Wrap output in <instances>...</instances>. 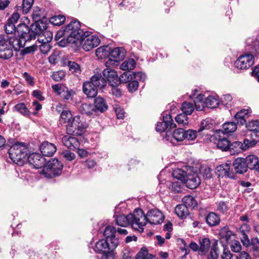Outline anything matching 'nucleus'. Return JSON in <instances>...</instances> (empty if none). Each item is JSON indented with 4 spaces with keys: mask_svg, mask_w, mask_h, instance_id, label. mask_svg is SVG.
<instances>
[{
    "mask_svg": "<svg viewBox=\"0 0 259 259\" xmlns=\"http://www.w3.org/2000/svg\"><path fill=\"white\" fill-rule=\"evenodd\" d=\"M176 127V124L174 123L171 116L170 114H166L163 117V121L158 122L156 126V130L158 132H166L165 139L167 141L170 140V135L171 134V130Z\"/></svg>",
    "mask_w": 259,
    "mask_h": 259,
    "instance_id": "nucleus-10",
    "label": "nucleus"
},
{
    "mask_svg": "<svg viewBox=\"0 0 259 259\" xmlns=\"http://www.w3.org/2000/svg\"><path fill=\"white\" fill-rule=\"evenodd\" d=\"M247 167L250 169H253L259 160L258 157L254 155H249L244 158Z\"/></svg>",
    "mask_w": 259,
    "mask_h": 259,
    "instance_id": "nucleus-41",
    "label": "nucleus"
},
{
    "mask_svg": "<svg viewBox=\"0 0 259 259\" xmlns=\"http://www.w3.org/2000/svg\"><path fill=\"white\" fill-rule=\"evenodd\" d=\"M136 61L133 59H130L124 61L121 64L120 68L122 70H133L136 67Z\"/></svg>",
    "mask_w": 259,
    "mask_h": 259,
    "instance_id": "nucleus-46",
    "label": "nucleus"
},
{
    "mask_svg": "<svg viewBox=\"0 0 259 259\" xmlns=\"http://www.w3.org/2000/svg\"><path fill=\"white\" fill-rule=\"evenodd\" d=\"M195 109L194 105L193 103L185 101L182 104L181 110L183 113L188 115H191Z\"/></svg>",
    "mask_w": 259,
    "mask_h": 259,
    "instance_id": "nucleus-45",
    "label": "nucleus"
},
{
    "mask_svg": "<svg viewBox=\"0 0 259 259\" xmlns=\"http://www.w3.org/2000/svg\"><path fill=\"white\" fill-rule=\"evenodd\" d=\"M63 167V164L57 159L54 158L49 161L47 165L43 167L41 174L49 178L58 176L61 175Z\"/></svg>",
    "mask_w": 259,
    "mask_h": 259,
    "instance_id": "nucleus-7",
    "label": "nucleus"
},
{
    "mask_svg": "<svg viewBox=\"0 0 259 259\" xmlns=\"http://www.w3.org/2000/svg\"><path fill=\"white\" fill-rule=\"evenodd\" d=\"M254 63V57L252 55L247 54L240 56L235 61L236 68L240 70L247 69Z\"/></svg>",
    "mask_w": 259,
    "mask_h": 259,
    "instance_id": "nucleus-13",
    "label": "nucleus"
},
{
    "mask_svg": "<svg viewBox=\"0 0 259 259\" xmlns=\"http://www.w3.org/2000/svg\"><path fill=\"white\" fill-rule=\"evenodd\" d=\"M142 210L141 209H136L133 213H130L127 215L124 214L115 215L116 224L119 226L126 227L131 225L132 227L140 232L138 228L139 220L144 221V218L142 217Z\"/></svg>",
    "mask_w": 259,
    "mask_h": 259,
    "instance_id": "nucleus-3",
    "label": "nucleus"
},
{
    "mask_svg": "<svg viewBox=\"0 0 259 259\" xmlns=\"http://www.w3.org/2000/svg\"><path fill=\"white\" fill-rule=\"evenodd\" d=\"M237 127V125L234 122H226L223 125V132L225 134L233 133L236 130Z\"/></svg>",
    "mask_w": 259,
    "mask_h": 259,
    "instance_id": "nucleus-48",
    "label": "nucleus"
},
{
    "mask_svg": "<svg viewBox=\"0 0 259 259\" xmlns=\"http://www.w3.org/2000/svg\"><path fill=\"white\" fill-rule=\"evenodd\" d=\"M116 233L115 228L111 226H107L104 232V236L105 237V239L111 242V246L113 248H116L119 244L118 238L115 235Z\"/></svg>",
    "mask_w": 259,
    "mask_h": 259,
    "instance_id": "nucleus-14",
    "label": "nucleus"
},
{
    "mask_svg": "<svg viewBox=\"0 0 259 259\" xmlns=\"http://www.w3.org/2000/svg\"><path fill=\"white\" fill-rule=\"evenodd\" d=\"M221 102L222 104L227 108H231L234 103L233 101V98L230 94L223 95L221 98Z\"/></svg>",
    "mask_w": 259,
    "mask_h": 259,
    "instance_id": "nucleus-53",
    "label": "nucleus"
},
{
    "mask_svg": "<svg viewBox=\"0 0 259 259\" xmlns=\"http://www.w3.org/2000/svg\"><path fill=\"white\" fill-rule=\"evenodd\" d=\"M57 150L56 146L48 142H44L40 146V151L45 156H52Z\"/></svg>",
    "mask_w": 259,
    "mask_h": 259,
    "instance_id": "nucleus-19",
    "label": "nucleus"
},
{
    "mask_svg": "<svg viewBox=\"0 0 259 259\" xmlns=\"http://www.w3.org/2000/svg\"><path fill=\"white\" fill-rule=\"evenodd\" d=\"M71 135H66L63 137L62 141L64 146L71 150H74L78 148L79 145L78 140Z\"/></svg>",
    "mask_w": 259,
    "mask_h": 259,
    "instance_id": "nucleus-21",
    "label": "nucleus"
},
{
    "mask_svg": "<svg viewBox=\"0 0 259 259\" xmlns=\"http://www.w3.org/2000/svg\"><path fill=\"white\" fill-rule=\"evenodd\" d=\"M83 93L88 98H94L98 94V90L95 86H93L92 82L86 81L82 85Z\"/></svg>",
    "mask_w": 259,
    "mask_h": 259,
    "instance_id": "nucleus-24",
    "label": "nucleus"
},
{
    "mask_svg": "<svg viewBox=\"0 0 259 259\" xmlns=\"http://www.w3.org/2000/svg\"><path fill=\"white\" fill-rule=\"evenodd\" d=\"M188 172L181 168H177L172 172V176L178 180L184 182Z\"/></svg>",
    "mask_w": 259,
    "mask_h": 259,
    "instance_id": "nucleus-47",
    "label": "nucleus"
},
{
    "mask_svg": "<svg viewBox=\"0 0 259 259\" xmlns=\"http://www.w3.org/2000/svg\"><path fill=\"white\" fill-rule=\"evenodd\" d=\"M84 32L85 31L80 28L79 21L73 20L57 32L56 37H63L58 42L60 46L65 47L68 44H70L78 48L81 45V40Z\"/></svg>",
    "mask_w": 259,
    "mask_h": 259,
    "instance_id": "nucleus-2",
    "label": "nucleus"
},
{
    "mask_svg": "<svg viewBox=\"0 0 259 259\" xmlns=\"http://www.w3.org/2000/svg\"><path fill=\"white\" fill-rule=\"evenodd\" d=\"M257 140L253 139H251V140L245 139L243 140V142L242 143V147L243 150H245L247 149L254 146L257 143Z\"/></svg>",
    "mask_w": 259,
    "mask_h": 259,
    "instance_id": "nucleus-60",
    "label": "nucleus"
},
{
    "mask_svg": "<svg viewBox=\"0 0 259 259\" xmlns=\"http://www.w3.org/2000/svg\"><path fill=\"white\" fill-rule=\"evenodd\" d=\"M242 146V142L240 141H235L232 143H230L228 151H229L232 155L237 154L243 150Z\"/></svg>",
    "mask_w": 259,
    "mask_h": 259,
    "instance_id": "nucleus-31",
    "label": "nucleus"
},
{
    "mask_svg": "<svg viewBox=\"0 0 259 259\" xmlns=\"http://www.w3.org/2000/svg\"><path fill=\"white\" fill-rule=\"evenodd\" d=\"M67 65L68 67L69 70L74 75L79 76L81 74L80 66L75 62L68 61Z\"/></svg>",
    "mask_w": 259,
    "mask_h": 259,
    "instance_id": "nucleus-36",
    "label": "nucleus"
},
{
    "mask_svg": "<svg viewBox=\"0 0 259 259\" xmlns=\"http://www.w3.org/2000/svg\"><path fill=\"white\" fill-rule=\"evenodd\" d=\"M34 0H23L22 4V12L27 14L31 8Z\"/></svg>",
    "mask_w": 259,
    "mask_h": 259,
    "instance_id": "nucleus-61",
    "label": "nucleus"
},
{
    "mask_svg": "<svg viewBox=\"0 0 259 259\" xmlns=\"http://www.w3.org/2000/svg\"><path fill=\"white\" fill-rule=\"evenodd\" d=\"M249 246L255 259H259V239L253 237L251 239Z\"/></svg>",
    "mask_w": 259,
    "mask_h": 259,
    "instance_id": "nucleus-30",
    "label": "nucleus"
},
{
    "mask_svg": "<svg viewBox=\"0 0 259 259\" xmlns=\"http://www.w3.org/2000/svg\"><path fill=\"white\" fill-rule=\"evenodd\" d=\"M204 96L199 94L194 100V107L198 111H202L205 106V102L203 101Z\"/></svg>",
    "mask_w": 259,
    "mask_h": 259,
    "instance_id": "nucleus-43",
    "label": "nucleus"
},
{
    "mask_svg": "<svg viewBox=\"0 0 259 259\" xmlns=\"http://www.w3.org/2000/svg\"><path fill=\"white\" fill-rule=\"evenodd\" d=\"M220 235L221 238L225 239L228 242L231 239V236L233 235V233L228 228L225 227L222 229Z\"/></svg>",
    "mask_w": 259,
    "mask_h": 259,
    "instance_id": "nucleus-56",
    "label": "nucleus"
},
{
    "mask_svg": "<svg viewBox=\"0 0 259 259\" xmlns=\"http://www.w3.org/2000/svg\"><path fill=\"white\" fill-rule=\"evenodd\" d=\"M205 221L209 226L213 227L219 225L221 220L218 214L215 212H210L206 216Z\"/></svg>",
    "mask_w": 259,
    "mask_h": 259,
    "instance_id": "nucleus-28",
    "label": "nucleus"
},
{
    "mask_svg": "<svg viewBox=\"0 0 259 259\" xmlns=\"http://www.w3.org/2000/svg\"><path fill=\"white\" fill-rule=\"evenodd\" d=\"M170 136L177 142L182 141L185 139V131L182 128L176 129L171 132Z\"/></svg>",
    "mask_w": 259,
    "mask_h": 259,
    "instance_id": "nucleus-38",
    "label": "nucleus"
},
{
    "mask_svg": "<svg viewBox=\"0 0 259 259\" xmlns=\"http://www.w3.org/2000/svg\"><path fill=\"white\" fill-rule=\"evenodd\" d=\"M231 162L228 161L226 163H223L218 166L216 170L219 172V175L222 177H227L230 178L234 177V173L232 169H230Z\"/></svg>",
    "mask_w": 259,
    "mask_h": 259,
    "instance_id": "nucleus-18",
    "label": "nucleus"
},
{
    "mask_svg": "<svg viewBox=\"0 0 259 259\" xmlns=\"http://www.w3.org/2000/svg\"><path fill=\"white\" fill-rule=\"evenodd\" d=\"M187 115L183 112L178 114L175 117V120L179 124H187L188 123Z\"/></svg>",
    "mask_w": 259,
    "mask_h": 259,
    "instance_id": "nucleus-57",
    "label": "nucleus"
},
{
    "mask_svg": "<svg viewBox=\"0 0 259 259\" xmlns=\"http://www.w3.org/2000/svg\"><path fill=\"white\" fill-rule=\"evenodd\" d=\"M142 216L145 219L144 221L140 219L139 220L138 228L140 229V232L144 231L143 227L147 224V222L151 224L157 225L161 223L164 218L162 213L156 209L149 210L146 215L142 211Z\"/></svg>",
    "mask_w": 259,
    "mask_h": 259,
    "instance_id": "nucleus-5",
    "label": "nucleus"
},
{
    "mask_svg": "<svg viewBox=\"0 0 259 259\" xmlns=\"http://www.w3.org/2000/svg\"><path fill=\"white\" fill-rule=\"evenodd\" d=\"M33 18L36 22L31 25L29 28L25 24H20L17 28V32L21 38L25 41L34 39L37 36V40L40 43L51 42L53 39V33L51 31L46 30V25L39 22V16L33 14Z\"/></svg>",
    "mask_w": 259,
    "mask_h": 259,
    "instance_id": "nucleus-1",
    "label": "nucleus"
},
{
    "mask_svg": "<svg viewBox=\"0 0 259 259\" xmlns=\"http://www.w3.org/2000/svg\"><path fill=\"white\" fill-rule=\"evenodd\" d=\"M176 214L182 219H185L189 214L188 207L183 204L178 205L175 208Z\"/></svg>",
    "mask_w": 259,
    "mask_h": 259,
    "instance_id": "nucleus-32",
    "label": "nucleus"
},
{
    "mask_svg": "<svg viewBox=\"0 0 259 259\" xmlns=\"http://www.w3.org/2000/svg\"><path fill=\"white\" fill-rule=\"evenodd\" d=\"M9 156L14 163L23 165L28 154L27 146L23 143L17 142L9 149Z\"/></svg>",
    "mask_w": 259,
    "mask_h": 259,
    "instance_id": "nucleus-4",
    "label": "nucleus"
},
{
    "mask_svg": "<svg viewBox=\"0 0 259 259\" xmlns=\"http://www.w3.org/2000/svg\"><path fill=\"white\" fill-rule=\"evenodd\" d=\"M189 189L196 188L201 183V180L196 172L189 173L184 182Z\"/></svg>",
    "mask_w": 259,
    "mask_h": 259,
    "instance_id": "nucleus-15",
    "label": "nucleus"
},
{
    "mask_svg": "<svg viewBox=\"0 0 259 259\" xmlns=\"http://www.w3.org/2000/svg\"><path fill=\"white\" fill-rule=\"evenodd\" d=\"M65 21V17L62 15L55 16L50 19L51 22L54 25L59 26L62 24Z\"/></svg>",
    "mask_w": 259,
    "mask_h": 259,
    "instance_id": "nucleus-59",
    "label": "nucleus"
},
{
    "mask_svg": "<svg viewBox=\"0 0 259 259\" xmlns=\"http://www.w3.org/2000/svg\"><path fill=\"white\" fill-rule=\"evenodd\" d=\"M125 56V51L122 48H116L110 50L108 60L115 61V63L122 60Z\"/></svg>",
    "mask_w": 259,
    "mask_h": 259,
    "instance_id": "nucleus-20",
    "label": "nucleus"
},
{
    "mask_svg": "<svg viewBox=\"0 0 259 259\" xmlns=\"http://www.w3.org/2000/svg\"><path fill=\"white\" fill-rule=\"evenodd\" d=\"M154 256L149 253L146 247H143L137 254L135 259H153Z\"/></svg>",
    "mask_w": 259,
    "mask_h": 259,
    "instance_id": "nucleus-49",
    "label": "nucleus"
},
{
    "mask_svg": "<svg viewBox=\"0 0 259 259\" xmlns=\"http://www.w3.org/2000/svg\"><path fill=\"white\" fill-rule=\"evenodd\" d=\"M17 33L18 32H17ZM18 34L20 37L19 38L15 37H9L8 36V41L9 45H11L12 49L15 51H19L21 48L24 46L25 42L27 41L26 40L25 41L24 39L21 38L19 34Z\"/></svg>",
    "mask_w": 259,
    "mask_h": 259,
    "instance_id": "nucleus-23",
    "label": "nucleus"
},
{
    "mask_svg": "<svg viewBox=\"0 0 259 259\" xmlns=\"http://www.w3.org/2000/svg\"><path fill=\"white\" fill-rule=\"evenodd\" d=\"M20 18V15L18 13H14L11 17L8 20L7 23L5 26V31L7 34H12L17 31V28L16 27L15 23H16ZM19 24L18 26H19Z\"/></svg>",
    "mask_w": 259,
    "mask_h": 259,
    "instance_id": "nucleus-16",
    "label": "nucleus"
},
{
    "mask_svg": "<svg viewBox=\"0 0 259 259\" xmlns=\"http://www.w3.org/2000/svg\"><path fill=\"white\" fill-rule=\"evenodd\" d=\"M200 254L203 255L208 252L210 247V241L207 238H204L199 239Z\"/></svg>",
    "mask_w": 259,
    "mask_h": 259,
    "instance_id": "nucleus-35",
    "label": "nucleus"
},
{
    "mask_svg": "<svg viewBox=\"0 0 259 259\" xmlns=\"http://www.w3.org/2000/svg\"><path fill=\"white\" fill-rule=\"evenodd\" d=\"M75 94V92L71 89H69L68 88L66 89L63 94L61 95V97L64 100H69L72 99V97Z\"/></svg>",
    "mask_w": 259,
    "mask_h": 259,
    "instance_id": "nucleus-62",
    "label": "nucleus"
},
{
    "mask_svg": "<svg viewBox=\"0 0 259 259\" xmlns=\"http://www.w3.org/2000/svg\"><path fill=\"white\" fill-rule=\"evenodd\" d=\"M204 102L205 106L210 108H216L219 104L218 98L212 96L206 98Z\"/></svg>",
    "mask_w": 259,
    "mask_h": 259,
    "instance_id": "nucleus-40",
    "label": "nucleus"
},
{
    "mask_svg": "<svg viewBox=\"0 0 259 259\" xmlns=\"http://www.w3.org/2000/svg\"><path fill=\"white\" fill-rule=\"evenodd\" d=\"M67 88V87L65 85L61 83H58L52 85V89L54 91L60 96Z\"/></svg>",
    "mask_w": 259,
    "mask_h": 259,
    "instance_id": "nucleus-63",
    "label": "nucleus"
},
{
    "mask_svg": "<svg viewBox=\"0 0 259 259\" xmlns=\"http://www.w3.org/2000/svg\"><path fill=\"white\" fill-rule=\"evenodd\" d=\"M246 44L248 46H250L251 49L256 54H259V37L255 39L248 38L246 40Z\"/></svg>",
    "mask_w": 259,
    "mask_h": 259,
    "instance_id": "nucleus-44",
    "label": "nucleus"
},
{
    "mask_svg": "<svg viewBox=\"0 0 259 259\" xmlns=\"http://www.w3.org/2000/svg\"><path fill=\"white\" fill-rule=\"evenodd\" d=\"M91 81L96 89H103L106 85V79L100 74H96L91 78Z\"/></svg>",
    "mask_w": 259,
    "mask_h": 259,
    "instance_id": "nucleus-27",
    "label": "nucleus"
},
{
    "mask_svg": "<svg viewBox=\"0 0 259 259\" xmlns=\"http://www.w3.org/2000/svg\"><path fill=\"white\" fill-rule=\"evenodd\" d=\"M166 186L168 187L171 192L174 193H179L182 189L181 183L178 181L175 182H167Z\"/></svg>",
    "mask_w": 259,
    "mask_h": 259,
    "instance_id": "nucleus-51",
    "label": "nucleus"
},
{
    "mask_svg": "<svg viewBox=\"0 0 259 259\" xmlns=\"http://www.w3.org/2000/svg\"><path fill=\"white\" fill-rule=\"evenodd\" d=\"M111 242L106 239H101L96 242L94 250L102 253L101 259H114L113 250L116 248L111 247Z\"/></svg>",
    "mask_w": 259,
    "mask_h": 259,
    "instance_id": "nucleus-8",
    "label": "nucleus"
},
{
    "mask_svg": "<svg viewBox=\"0 0 259 259\" xmlns=\"http://www.w3.org/2000/svg\"><path fill=\"white\" fill-rule=\"evenodd\" d=\"M93 107L95 112L98 111L103 113L108 109V106L105 100L99 96L95 98Z\"/></svg>",
    "mask_w": 259,
    "mask_h": 259,
    "instance_id": "nucleus-22",
    "label": "nucleus"
},
{
    "mask_svg": "<svg viewBox=\"0 0 259 259\" xmlns=\"http://www.w3.org/2000/svg\"><path fill=\"white\" fill-rule=\"evenodd\" d=\"M216 210L220 213L227 215L229 213L230 205L228 202L220 201L216 203Z\"/></svg>",
    "mask_w": 259,
    "mask_h": 259,
    "instance_id": "nucleus-33",
    "label": "nucleus"
},
{
    "mask_svg": "<svg viewBox=\"0 0 259 259\" xmlns=\"http://www.w3.org/2000/svg\"><path fill=\"white\" fill-rule=\"evenodd\" d=\"M14 109L15 111L24 116H29L30 113L24 103H19L16 104L14 106Z\"/></svg>",
    "mask_w": 259,
    "mask_h": 259,
    "instance_id": "nucleus-50",
    "label": "nucleus"
},
{
    "mask_svg": "<svg viewBox=\"0 0 259 259\" xmlns=\"http://www.w3.org/2000/svg\"><path fill=\"white\" fill-rule=\"evenodd\" d=\"M83 35L80 46H82V49L86 51H89L97 47L100 42V40L97 36L91 35L89 31H85Z\"/></svg>",
    "mask_w": 259,
    "mask_h": 259,
    "instance_id": "nucleus-11",
    "label": "nucleus"
},
{
    "mask_svg": "<svg viewBox=\"0 0 259 259\" xmlns=\"http://www.w3.org/2000/svg\"><path fill=\"white\" fill-rule=\"evenodd\" d=\"M13 56V50L8 41V36L0 35V58L8 60Z\"/></svg>",
    "mask_w": 259,
    "mask_h": 259,
    "instance_id": "nucleus-12",
    "label": "nucleus"
},
{
    "mask_svg": "<svg viewBox=\"0 0 259 259\" xmlns=\"http://www.w3.org/2000/svg\"><path fill=\"white\" fill-rule=\"evenodd\" d=\"M246 128L252 133L250 134L251 137L259 138V121L253 120L248 122L246 124Z\"/></svg>",
    "mask_w": 259,
    "mask_h": 259,
    "instance_id": "nucleus-29",
    "label": "nucleus"
},
{
    "mask_svg": "<svg viewBox=\"0 0 259 259\" xmlns=\"http://www.w3.org/2000/svg\"><path fill=\"white\" fill-rule=\"evenodd\" d=\"M110 51V48L107 46H102L98 48L96 51L97 56L100 57H105L106 56H108Z\"/></svg>",
    "mask_w": 259,
    "mask_h": 259,
    "instance_id": "nucleus-52",
    "label": "nucleus"
},
{
    "mask_svg": "<svg viewBox=\"0 0 259 259\" xmlns=\"http://www.w3.org/2000/svg\"><path fill=\"white\" fill-rule=\"evenodd\" d=\"M220 251L218 242L215 241L211 246L210 251L207 256V259H218L219 257Z\"/></svg>",
    "mask_w": 259,
    "mask_h": 259,
    "instance_id": "nucleus-39",
    "label": "nucleus"
},
{
    "mask_svg": "<svg viewBox=\"0 0 259 259\" xmlns=\"http://www.w3.org/2000/svg\"><path fill=\"white\" fill-rule=\"evenodd\" d=\"M133 79H134L133 72L132 73L130 72H125L118 77L119 84L129 82Z\"/></svg>",
    "mask_w": 259,
    "mask_h": 259,
    "instance_id": "nucleus-54",
    "label": "nucleus"
},
{
    "mask_svg": "<svg viewBox=\"0 0 259 259\" xmlns=\"http://www.w3.org/2000/svg\"><path fill=\"white\" fill-rule=\"evenodd\" d=\"M182 202L187 207L194 208L197 205V201L191 195H187L182 199Z\"/></svg>",
    "mask_w": 259,
    "mask_h": 259,
    "instance_id": "nucleus-42",
    "label": "nucleus"
},
{
    "mask_svg": "<svg viewBox=\"0 0 259 259\" xmlns=\"http://www.w3.org/2000/svg\"><path fill=\"white\" fill-rule=\"evenodd\" d=\"M27 160L29 164L36 169L44 167L45 164V158L38 153L30 154L27 157Z\"/></svg>",
    "mask_w": 259,
    "mask_h": 259,
    "instance_id": "nucleus-17",
    "label": "nucleus"
},
{
    "mask_svg": "<svg viewBox=\"0 0 259 259\" xmlns=\"http://www.w3.org/2000/svg\"><path fill=\"white\" fill-rule=\"evenodd\" d=\"M87 126V123L77 115L73 117L71 122L66 125V132L68 135L81 136Z\"/></svg>",
    "mask_w": 259,
    "mask_h": 259,
    "instance_id": "nucleus-6",
    "label": "nucleus"
},
{
    "mask_svg": "<svg viewBox=\"0 0 259 259\" xmlns=\"http://www.w3.org/2000/svg\"><path fill=\"white\" fill-rule=\"evenodd\" d=\"M233 166L236 172L243 174L247 170V166L244 158L238 157L233 162Z\"/></svg>",
    "mask_w": 259,
    "mask_h": 259,
    "instance_id": "nucleus-25",
    "label": "nucleus"
},
{
    "mask_svg": "<svg viewBox=\"0 0 259 259\" xmlns=\"http://www.w3.org/2000/svg\"><path fill=\"white\" fill-rule=\"evenodd\" d=\"M200 174L204 179H208L211 178V169L207 166H201L200 169Z\"/></svg>",
    "mask_w": 259,
    "mask_h": 259,
    "instance_id": "nucleus-55",
    "label": "nucleus"
},
{
    "mask_svg": "<svg viewBox=\"0 0 259 259\" xmlns=\"http://www.w3.org/2000/svg\"><path fill=\"white\" fill-rule=\"evenodd\" d=\"M60 117L64 123H67L68 124L71 122V120L73 118L72 113L69 110L63 111L61 113Z\"/></svg>",
    "mask_w": 259,
    "mask_h": 259,
    "instance_id": "nucleus-58",
    "label": "nucleus"
},
{
    "mask_svg": "<svg viewBox=\"0 0 259 259\" xmlns=\"http://www.w3.org/2000/svg\"><path fill=\"white\" fill-rule=\"evenodd\" d=\"M79 110L81 113L88 115H91L95 112L93 105L86 103L81 104L79 107Z\"/></svg>",
    "mask_w": 259,
    "mask_h": 259,
    "instance_id": "nucleus-37",
    "label": "nucleus"
},
{
    "mask_svg": "<svg viewBox=\"0 0 259 259\" xmlns=\"http://www.w3.org/2000/svg\"><path fill=\"white\" fill-rule=\"evenodd\" d=\"M115 65V61L111 60L106 61L105 66L106 68L103 71L104 78L108 81L110 85H118L119 84L118 76L116 71L111 68Z\"/></svg>",
    "mask_w": 259,
    "mask_h": 259,
    "instance_id": "nucleus-9",
    "label": "nucleus"
},
{
    "mask_svg": "<svg viewBox=\"0 0 259 259\" xmlns=\"http://www.w3.org/2000/svg\"><path fill=\"white\" fill-rule=\"evenodd\" d=\"M214 144L217 145L218 149L223 151L228 150L230 141L226 137L221 136H215L214 137Z\"/></svg>",
    "mask_w": 259,
    "mask_h": 259,
    "instance_id": "nucleus-26",
    "label": "nucleus"
},
{
    "mask_svg": "<svg viewBox=\"0 0 259 259\" xmlns=\"http://www.w3.org/2000/svg\"><path fill=\"white\" fill-rule=\"evenodd\" d=\"M248 110L246 109H241L237 112L235 115V118L238 123L243 125L246 123L245 118L248 117Z\"/></svg>",
    "mask_w": 259,
    "mask_h": 259,
    "instance_id": "nucleus-34",
    "label": "nucleus"
},
{
    "mask_svg": "<svg viewBox=\"0 0 259 259\" xmlns=\"http://www.w3.org/2000/svg\"><path fill=\"white\" fill-rule=\"evenodd\" d=\"M121 259H135L134 253L128 249H125L121 253Z\"/></svg>",
    "mask_w": 259,
    "mask_h": 259,
    "instance_id": "nucleus-64",
    "label": "nucleus"
}]
</instances>
